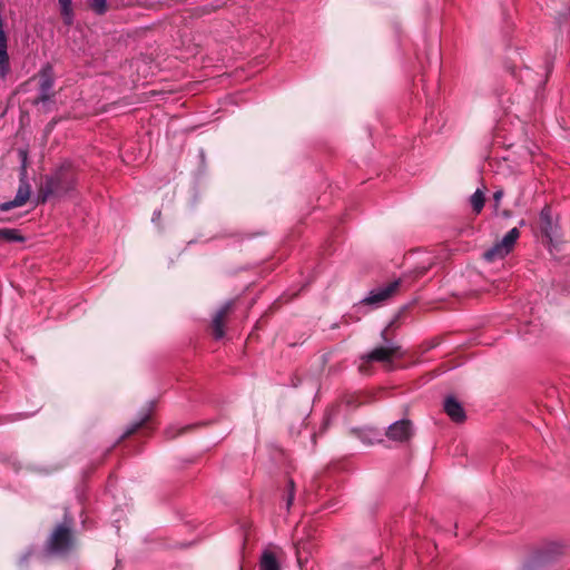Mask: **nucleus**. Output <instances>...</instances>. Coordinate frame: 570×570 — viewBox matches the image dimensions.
Here are the masks:
<instances>
[{
    "label": "nucleus",
    "instance_id": "obj_6",
    "mask_svg": "<svg viewBox=\"0 0 570 570\" xmlns=\"http://www.w3.org/2000/svg\"><path fill=\"white\" fill-rule=\"evenodd\" d=\"M53 71L51 66L47 65L40 70V88H39V97L37 99V104H47L52 98V88H53Z\"/></svg>",
    "mask_w": 570,
    "mask_h": 570
},
{
    "label": "nucleus",
    "instance_id": "obj_20",
    "mask_svg": "<svg viewBox=\"0 0 570 570\" xmlns=\"http://www.w3.org/2000/svg\"><path fill=\"white\" fill-rule=\"evenodd\" d=\"M9 70V56L7 51L0 52V75L6 76Z\"/></svg>",
    "mask_w": 570,
    "mask_h": 570
},
{
    "label": "nucleus",
    "instance_id": "obj_12",
    "mask_svg": "<svg viewBox=\"0 0 570 570\" xmlns=\"http://www.w3.org/2000/svg\"><path fill=\"white\" fill-rule=\"evenodd\" d=\"M312 553V544L308 541H298L295 544L296 561L301 570L308 560V556Z\"/></svg>",
    "mask_w": 570,
    "mask_h": 570
},
{
    "label": "nucleus",
    "instance_id": "obj_18",
    "mask_svg": "<svg viewBox=\"0 0 570 570\" xmlns=\"http://www.w3.org/2000/svg\"><path fill=\"white\" fill-rule=\"evenodd\" d=\"M149 417V413H145L137 422L130 424L121 438L128 436L135 433Z\"/></svg>",
    "mask_w": 570,
    "mask_h": 570
},
{
    "label": "nucleus",
    "instance_id": "obj_7",
    "mask_svg": "<svg viewBox=\"0 0 570 570\" xmlns=\"http://www.w3.org/2000/svg\"><path fill=\"white\" fill-rule=\"evenodd\" d=\"M412 424L409 420H400L389 425L385 435L395 442H406L412 436Z\"/></svg>",
    "mask_w": 570,
    "mask_h": 570
},
{
    "label": "nucleus",
    "instance_id": "obj_15",
    "mask_svg": "<svg viewBox=\"0 0 570 570\" xmlns=\"http://www.w3.org/2000/svg\"><path fill=\"white\" fill-rule=\"evenodd\" d=\"M484 191L480 188H478L470 197V204L472 206V209L475 214L481 213L483 206H484Z\"/></svg>",
    "mask_w": 570,
    "mask_h": 570
},
{
    "label": "nucleus",
    "instance_id": "obj_10",
    "mask_svg": "<svg viewBox=\"0 0 570 570\" xmlns=\"http://www.w3.org/2000/svg\"><path fill=\"white\" fill-rule=\"evenodd\" d=\"M444 411L455 422H462L465 419V413L461 403L453 396H448L445 399Z\"/></svg>",
    "mask_w": 570,
    "mask_h": 570
},
{
    "label": "nucleus",
    "instance_id": "obj_14",
    "mask_svg": "<svg viewBox=\"0 0 570 570\" xmlns=\"http://www.w3.org/2000/svg\"><path fill=\"white\" fill-rule=\"evenodd\" d=\"M259 567L261 570H281L279 562L271 550H265L262 553Z\"/></svg>",
    "mask_w": 570,
    "mask_h": 570
},
{
    "label": "nucleus",
    "instance_id": "obj_22",
    "mask_svg": "<svg viewBox=\"0 0 570 570\" xmlns=\"http://www.w3.org/2000/svg\"><path fill=\"white\" fill-rule=\"evenodd\" d=\"M288 487H289V490H288V495L286 498V508L287 509H289V507L292 505L293 500H294V483H293V481L288 482Z\"/></svg>",
    "mask_w": 570,
    "mask_h": 570
},
{
    "label": "nucleus",
    "instance_id": "obj_19",
    "mask_svg": "<svg viewBox=\"0 0 570 570\" xmlns=\"http://www.w3.org/2000/svg\"><path fill=\"white\" fill-rule=\"evenodd\" d=\"M90 8L97 14H104L107 11V0H90Z\"/></svg>",
    "mask_w": 570,
    "mask_h": 570
},
{
    "label": "nucleus",
    "instance_id": "obj_17",
    "mask_svg": "<svg viewBox=\"0 0 570 570\" xmlns=\"http://www.w3.org/2000/svg\"><path fill=\"white\" fill-rule=\"evenodd\" d=\"M0 238L8 242L23 240V237L18 233V230L12 228H0Z\"/></svg>",
    "mask_w": 570,
    "mask_h": 570
},
{
    "label": "nucleus",
    "instance_id": "obj_3",
    "mask_svg": "<svg viewBox=\"0 0 570 570\" xmlns=\"http://www.w3.org/2000/svg\"><path fill=\"white\" fill-rule=\"evenodd\" d=\"M519 237L520 232L517 227L510 229L501 240L483 253L484 261L493 263L503 259L513 249Z\"/></svg>",
    "mask_w": 570,
    "mask_h": 570
},
{
    "label": "nucleus",
    "instance_id": "obj_4",
    "mask_svg": "<svg viewBox=\"0 0 570 570\" xmlns=\"http://www.w3.org/2000/svg\"><path fill=\"white\" fill-rule=\"evenodd\" d=\"M400 285L401 279H395L389 284L379 286L372 289L368 295L362 299V303L375 307L381 306L397 292Z\"/></svg>",
    "mask_w": 570,
    "mask_h": 570
},
{
    "label": "nucleus",
    "instance_id": "obj_11",
    "mask_svg": "<svg viewBox=\"0 0 570 570\" xmlns=\"http://www.w3.org/2000/svg\"><path fill=\"white\" fill-rule=\"evenodd\" d=\"M382 433L380 430L374 428H364L357 431L358 439L367 445L379 443L382 441Z\"/></svg>",
    "mask_w": 570,
    "mask_h": 570
},
{
    "label": "nucleus",
    "instance_id": "obj_16",
    "mask_svg": "<svg viewBox=\"0 0 570 570\" xmlns=\"http://www.w3.org/2000/svg\"><path fill=\"white\" fill-rule=\"evenodd\" d=\"M61 9V16L66 24H71L73 21V10L71 0H58Z\"/></svg>",
    "mask_w": 570,
    "mask_h": 570
},
{
    "label": "nucleus",
    "instance_id": "obj_1",
    "mask_svg": "<svg viewBox=\"0 0 570 570\" xmlns=\"http://www.w3.org/2000/svg\"><path fill=\"white\" fill-rule=\"evenodd\" d=\"M71 521L59 524L50 535L47 543V552L55 556H63L73 547V538L70 531Z\"/></svg>",
    "mask_w": 570,
    "mask_h": 570
},
{
    "label": "nucleus",
    "instance_id": "obj_5",
    "mask_svg": "<svg viewBox=\"0 0 570 570\" xmlns=\"http://www.w3.org/2000/svg\"><path fill=\"white\" fill-rule=\"evenodd\" d=\"M540 229L550 242L559 237L558 219L553 217L549 206L543 207L540 212Z\"/></svg>",
    "mask_w": 570,
    "mask_h": 570
},
{
    "label": "nucleus",
    "instance_id": "obj_25",
    "mask_svg": "<svg viewBox=\"0 0 570 570\" xmlns=\"http://www.w3.org/2000/svg\"><path fill=\"white\" fill-rule=\"evenodd\" d=\"M31 554V551H28L27 553H24L22 557H21V562H24L27 561L28 557Z\"/></svg>",
    "mask_w": 570,
    "mask_h": 570
},
{
    "label": "nucleus",
    "instance_id": "obj_9",
    "mask_svg": "<svg viewBox=\"0 0 570 570\" xmlns=\"http://www.w3.org/2000/svg\"><path fill=\"white\" fill-rule=\"evenodd\" d=\"M232 302H226L215 314L213 318V334L216 340L224 337V318L232 307Z\"/></svg>",
    "mask_w": 570,
    "mask_h": 570
},
{
    "label": "nucleus",
    "instance_id": "obj_8",
    "mask_svg": "<svg viewBox=\"0 0 570 570\" xmlns=\"http://www.w3.org/2000/svg\"><path fill=\"white\" fill-rule=\"evenodd\" d=\"M400 347L392 342H387L385 346H380L362 356L364 362H387L399 354Z\"/></svg>",
    "mask_w": 570,
    "mask_h": 570
},
{
    "label": "nucleus",
    "instance_id": "obj_23",
    "mask_svg": "<svg viewBox=\"0 0 570 570\" xmlns=\"http://www.w3.org/2000/svg\"><path fill=\"white\" fill-rule=\"evenodd\" d=\"M503 195H504L503 189H498L493 193V200L495 203V209L499 207V204H500Z\"/></svg>",
    "mask_w": 570,
    "mask_h": 570
},
{
    "label": "nucleus",
    "instance_id": "obj_13",
    "mask_svg": "<svg viewBox=\"0 0 570 570\" xmlns=\"http://www.w3.org/2000/svg\"><path fill=\"white\" fill-rule=\"evenodd\" d=\"M29 198V190H23L19 188L13 200L4 202L0 204V212H8L12 208L22 206Z\"/></svg>",
    "mask_w": 570,
    "mask_h": 570
},
{
    "label": "nucleus",
    "instance_id": "obj_21",
    "mask_svg": "<svg viewBox=\"0 0 570 570\" xmlns=\"http://www.w3.org/2000/svg\"><path fill=\"white\" fill-rule=\"evenodd\" d=\"M561 550H562V546L561 544H559L557 542L550 543L548 546L547 552H544L543 558L548 559V558H550L552 556H557V554L561 553Z\"/></svg>",
    "mask_w": 570,
    "mask_h": 570
},
{
    "label": "nucleus",
    "instance_id": "obj_2",
    "mask_svg": "<svg viewBox=\"0 0 570 570\" xmlns=\"http://www.w3.org/2000/svg\"><path fill=\"white\" fill-rule=\"evenodd\" d=\"M75 180L66 170H59L48 177L41 188L43 200L51 196H61L73 188Z\"/></svg>",
    "mask_w": 570,
    "mask_h": 570
},
{
    "label": "nucleus",
    "instance_id": "obj_24",
    "mask_svg": "<svg viewBox=\"0 0 570 570\" xmlns=\"http://www.w3.org/2000/svg\"><path fill=\"white\" fill-rule=\"evenodd\" d=\"M160 217V210H155L153 214V222L158 220Z\"/></svg>",
    "mask_w": 570,
    "mask_h": 570
}]
</instances>
